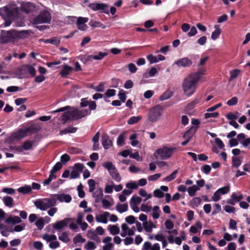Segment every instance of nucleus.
<instances>
[{
    "mask_svg": "<svg viewBox=\"0 0 250 250\" xmlns=\"http://www.w3.org/2000/svg\"><path fill=\"white\" fill-rule=\"evenodd\" d=\"M205 69H201L197 72L189 74L184 79L182 87L184 94L187 97H190L196 91L198 82L202 77L205 75Z\"/></svg>",
    "mask_w": 250,
    "mask_h": 250,
    "instance_id": "1",
    "label": "nucleus"
},
{
    "mask_svg": "<svg viewBox=\"0 0 250 250\" xmlns=\"http://www.w3.org/2000/svg\"><path fill=\"white\" fill-rule=\"evenodd\" d=\"M18 13V8L5 6L0 8V15L4 20L5 27L10 26Z\"/></svg>",
    "mask_w": 250,
    "mask_h": 250,
    "instance_id": "2",
    "label": "nucleus"
},
{
    "mask_svg": "<svg viewBox=\"0 0 250 250\" xmlns=\"http://www.w3.org/2000/svg\"><path fill=\"white\" fill-rule=\"evenodd\" d=\"M35 205L37 208L41 210H46L51 207H55L56 205V201L53 196V194H51L49 198L37 200L35 202Z\"/></svg>",
    "mask_w": 250,
    "mask_h": 250,
    "instance_id": "3",
    "label": "nucleus"
},
{
    "mask_svg": "<svg viewBox=\"0 0 250 250\" xmlns=\"http://www.w3.org/2000/svg\"><path fill=\"white\" fill-rule=\"evenodd\" d=\"M176 150V147H168L164 146L157 149L154 152V155L156 158H159L162 160H167L171 157Z\"/></svg>",
    "mask_w": 250,
    "mask_h": 250,
    "instance_id": "4",
    "label": "nucleus"
},
{
    "mask_svg": "<svg viewBox=\"0 0 250 250\" xmlns=\"http://www.w3.org/2000/svg\"><path fill=\"white\" fill-rule=\"evenodd\" d=\"M163 113V108L160 106H155L149 110L147 115V119L149 122H157L160 119Z\"/></svg>",
    "mask_w": 250,
    "mask_h": 250,
    "instance_id": "5",
    "label": "nucleus"
},
{
    "mask_svg": "<svg viewBox=\"0 0 250 250\" xmlns=\"http://www.w3.org/2000/svg\"><path fill=\"white\" fill-rule=\"evenodd\" d=\"M103 166L107 170L112 178L117 182L121 181V177L115 165L111 162H105L103 164Z\"/></svg>",
    "mask_w": 250,
    "mask_h": 250,
    "instance_id": "6",
    "label": "nucleus"
},
{
    "mask_svg": "<svg viewBox=\"0 0 250 250\" xmlns=\"http://www.w3.org/2000/svg\"><path fill=\"white\" fill-rule=\"evenodd\" d=\"M51 21V16L50 12L44 10L40 14L32 20V23L35 24L41 23H49Z\"/></svg>",
    "mask_w": 250,
    "mask_h": 250,
    "instance_id": "7",
    "label": "nucleus"
},
{
    "mask_svg": "<svg viewBox=\"0 0 250 250\" xmlns=\"http://www.w3.org/2000/svg\"><path fill=\"white\" fill-rule=\"evenodd\" d=\"M42 238L49 244V247L51 249H56L60 246L57 236L55 234L45 233L42 235Z\"/></svg>",
    "mask_w": 250,
    "mask_h": 250,
    "instance_id": "8",
    "label": "nucleus"
},
{
    "mask_svg": "<svg viewBox=\"0 0 250 250\" xmlns=\"http://www.w3.org/2000/svg\"><path fill=\"white\" fill-rule=\"evenodd\" d=\"M32 129V126L25 129H19L16 131L11 133L10 136V139L12 141L21 139L27 136L28 132H30Z\"/></svg>",
    "mask_w": 250,
    "mask_h": 250,
    "instance_id": "9",
    "label": "nucleus"
},
{
    "mask_svg": "<svg viewBox=\"0 0 250 250\" xmlns=\"http://www.w3.org/2000/svg\"><path fill=\"white\" fill-rule=\"evenodd\" d=\"M83 4H84L83 6H87L93 11H103L104 13L108 12V5L106 4L96 2L89 4L87 0H85Z\"/></svg>",
    "mask_w": 250,
    "mask_h": 250,
    "instance_id": "10",
    "label": "nucleus"
},
{
    "mask_svg": "<svg viewBox=\"0 0 250 250\" xmlns=\"http://www.w3.org/2000/svg\"><path fill=\"white\" fill-rule=\"evenodd\" d=\"M230 191V186L228 185L218 189L211 197L212 201L217 202L221 198V196L229 193Z\"/></svg>",
    "mask_w": 250,
    "mask_h": 250,
    "instance_id": "11",
    "label": "nucleus"
},
{
    "mask_svg": "<svg viewBox=\"0 0 250 250\" xmlns=\"http://www.w3.org/2000/svg\"><path fill=\"white\" fill-rule=\"evenodd\" d=\"M90 111L87 109H75L71 111L72 120H78L90 114Z\"/></svg>",
    "mask_w": 250,
    "mask_h": 250,
    "instance_id": "12",
    "label": "nucleus"
},
{
    "mask_svg": "<svg viewBox=\"0 0 250 250\" xmlns=\"http://www.w3.org/2000/svg\"><path fill=\"white\" fill-rule=\"evenodd\" d=\"M17 31L12 30L8 31L6 35L2 36V41L4 42H15L19 40Z\"/></svg>",
    "mask_w": 250,
    "mask_h": 250,
    "instance_id": "13",
    "label": "nucleus"
},
{
    "mask_svg": "<svg viewBox=\"0 0 250 250\" xmlns=\"http://www.w3.org/2000/svg\"><path fill=\"white\" fill-rule=\"evenodd\" d=\"M84 166L81 163H76L74 165L73 170L70 174V179H76L79 177L80 174L83 171Z\"/></svg>",
    "mask_w": 250,
    "mask_h": 250,
    "instance_id": "14",
    "label": "nucleus"
},
{
    "mask_svg": "<svg viewBox=\"0 0 250 250\" xmlns=\"http://www.w3.org/2000/svg\"><path fill=\"white\" fill-rule=\"evenodd\" d=\"M122 232L121 236L123 237H125L126 235L133 236L135 234L136 228L133 226L131 228H129L128 226L124 223L121 226Z\"/></svg>",
    "mask_w": 250,
    "mask_h": 250,
    "instance_id": "15",
    "label": "nucleus"
},
{
    "mask_svg": "<svg viewBox=\"0 0 250 250\" xmlns=\"http://www.w3.org/2000/svg\"><path fill=\"white\" fill-rule=\"evenodd\" d=\"M192 64V62L188 57H184L175 61L173 65H176L178 67H189Z\"/></svg>",
    "mask_w": 250,
    "mask_h": 250,
    "instance_id": "16",
    "label": "nucleus"
},
{
    "mask_svg": "<svg viewBox=\"0 0 250 250\" xmlns=\"http://www.w3.org/2000/svg\"><path fill=\"white\" fill-rule=\"evenodd\" d=\"M88 21V18L82 17H78L76 24L78 29L83 31L87 30L88 27L85 23L87 22Z\"/></svg>",
    "mask_w": 250,
    "mask_h": 250,
    "instance_id": "17",
    "label": "nucleus"
},
{
    "mask_svg": "<svg viewBox=\"0 0 250 250\" xmlns=\"http://www.w3.org/2000/svg\"><path fill=\"white\" fill-rule=\"evenodd\" d=\"M142 201V199L136 196H133L130 201V206L132 209L135 212H138L140 211V208L138 207Z\"/></svg>",
    "mask_w": 250,
    "mask_h": 250,
    "instance_id": "18",
    "label": "nucleus"
},
{
    "mask_svg": "<svg viewBox=\"0 0 250 250\" xmlns=\"http://www.w3.org/2000/svg\"><path fill=\"white\" fill-rule=\"evenodd\" d=\"M21 9L26 13L32 12L37 10L35 5L31 2H22L21 4Z\"/></svg>",
    "mask_w": 250,
    "mask_h": 250,
    "instance_id": "19",
    "label": "nucleus"
},
{
    "mask_svg": "<svg viewBox=\"0 0 250 250\" xmlns=\"http://www.w3.org/2000/svg\"><path fill=\"white\" fill-rule=\"evenodd\" d=\"M109 215V212L107 211H104L99 214L96 215L95 216V219L98 223L107 224Z\"/></svg>",
    "mask_w": 250,
    "mask_h": 250,
    "instance_id": "20",
    "label": "nucleus"
},
{
    "mask_svg": "<svg viewBox=\"0 0 250 250\" xmlns=\"http://www.w3.org/2000/svg\"><path fill=\"white\" fill-rule=\"evenodd\" d=\"M53 196L56 201L58 200L60 202L69 203L72 200V198L70 195L64 193L54 194H53Z\"/></svg>",
    "mask_w": 250,
    "mask_h": 250,
    "instance_id": "21",
    "label": "nucleus"
},
{
    "mask_svg": "<svg viewBox=\"0 0 250 250\" xmlns=\"http://www.w3.org/2000/svg\"><path fill=\"white\" fill-rule=\"evenodd\" d=\"M102 144L104 149H107L112 146V142L110 139L109 136L104 133L102 136Z\"/></svg>",
    "mask_w": 250,
    "mask_h": 250,
    "instance_id": "22",
    "label": "nucleus"
},
{
    "mask_svg": "<svg viewBox=\"0 0 250 250\" xmlns=\"http://www.w3.org/2000/svg\"><path fill=\"white\" fill-rule=\"evenodd\" d=\"M59 67L62 68V70L60 71V74L62 77L64 78H66L73 70V67L66 64H64Z\"/></svg>",
    "mask_w": 250,
    "mask_h": 250,
    "instance_id": "23",
    "label": "nucleus"
},
{
    "mask_svg": "<svg viewBox=\"0 0 250 250\" xmlns=\"http://www.w3.org/2000/svg\"><path fill=\"white\" fill-rule=\"evenodd\" d=\"M70 220L71 219L70 218H65L62 220L58 221L53 224V228L56 230L61 229L67 225L68 221Z\"/></svg>",
    "mask_w": 250,
    "mask_h": 250,
    "instance_id": "24",
    "label": "nucleus"
},
{
    "mask_svg": "<svg viewBox=\"0 0 250 250\" xmlns=\"http://www.w3.org/2000/svg\"><path fill=\"white\" fill-rule=\"evenodd\" d=\"M144 229L147 232H151L153 229L156 228V225L151 221H148L143 223Z\"/></svg>",
    "mask_w": 250,
    "mask_h": 250,
    "instance_id": "25",
    "label": "nucleus"
},
{
    "mask_svg": "<svg viewBox=\"0 0 250 250\" xmlns=\"http://www.w3.org/2000/svg\"><path fill=\"white\" fill-rule=\"evenodd\" d=\"M107 55V53L106 52H99L97 54L88 56L87 59L88 60H101Z\"/></svg>",
    "mask_w": 250,
    "mask_h": 250,
    "instance_id": "26",
    "label": "nucleus"
},
{
    "mask_svg": "<svg viewBox=\"0 0 250 250\" xmlns=\"http://www.w3.org/2000/svg\"><path fill=\"white\" fill-rule=\"evenodd\" d=\"M2 201L4 205L8 208H11L14 206V200L9 196H5L3 197Z\"/></svg>",
    "mask_w": 250,
    "mask_h": 250,
    "instance_id": "27",
    "label": "nucleus"
},
{
    "mask_svg": "<svg viewBox=\"0 0 250 250\" xmlns=\"http://www.w3.org/2000/svg\"><path fill=\"white\" fill-rule=\"evenodd\" d=\"M202 228V225L200 221L196 222L194 225H192L189 229V231L192 233H197L198 232L200 231Z\"/></svg>",
    "mask_w": 250,
    "mask_h": 250,
    "instance_id": "28",
    "label": "nucleus"
},
{
    "mask_svg": "<svg viewBox=\"0 0 250 250\" xmlns=\"http://www.w3.org/2000/svg\"><path fill=\"white\" fill-rule=\"evenodd\" d=\"M214 31L212 33L211 38L212 40L215 41L219 37L221 33V30L220 28L219 24H215L214 26Z\"/></svg>",
    "mask_w": 250,
    "mask_h": 250,
    "instance_id": "29",
    "label": "nucleus"
},
{
    "mask_svg": "<svg viewBox=\"0 0 250 250\" xmlns=\"http://www.w3.org/2000/svg\"><path fill=\"white\" fill-rule=\"evenodd\" d=\"M21 218L18 216H9L6 220L7 223L12 224L13 225L21 223Z\"/></svg>",
    "mask_w": 250,
    "mask_h": 250,
    "instance_id": "30",
    "label": "nucleus"
},
{
    "mask_svg": "<svg viewBox=\"0 0 250 250\" xmlns=\"http://www.w3.org/2000/svg\"><path fill=\"white\" fill-rule=\"evenodd\" d=\"M18 38L19 40L23 39L28 38L31 34L32 32L30 30H21L20 31H17Z\"/></svg>",
    "mask_w": 250,
    "mask_h": 250,
    "instance_id": "31",
    "label": "nucleus"
},
{
    "mask_svg": "<svg viewBox=\"0 0 250 250\" xmlns=\"http://www.w3.org/2000/svg\"><path fill=\"white\" fill-rule=\"evenodd\" d=\"M40 41L45 43H50L56 46H58L60 43V40L56 37H53L49 39H42Z\"/></svg>",
    "mask_w": 250,
    "mask_h": 250,
    "instance_id": "32",
    "label": "nucleus"
},
{
    "mask_svg": "<svg viewBox=\"0 0 250 250\" xmlns=\"http://www.w3.org/2000/svg\"><path fill=\"white\" fill-rule=\"evenodd\" d=\"M107 229L110 233L113 235H116L120 232V228L117 225H110L108 226Z\"/></svg>",
    "mask_w": 250,
    "mask_h": 250,
    "instance_id": "33",
    "label": "nucleus"
},
{
    "mask_svg": "<svg viewBox=\"0 0 250 250\" xmlns=\"http://www.w3.org/2000/svg\"><path fill=\"white\" fill-rule=\"evenodd\" d=\"M18 191L21 193L26 194L32 191V188L29 185H25L18 188Z\"/></svg>",
    "mask_w": 250,
    "mask_h": 250,
    "instance_id": "34",
    "label": "nucleus"
},
{
    "mask_svg": "<svg viewBox=\"0 0 250 250\" xmlns=\"http://www.w3.org/2000/svg\"><path fill=\"white\" fill-rule=\"evenodd\" d=\"M201 201V199L200 197H194L190 200L189 205L192 208H195L199 206Z\"/></svg>",
    "mask_w": 250,
    "mask_h": 250,
    "instance_id": "35",
    "label": "nucleus"
},
{
    "mask_svg": "<svg viewBox=\"0 0 250 250\" xmlns=\"http://www.w3.org/2000/svg\"><path fill=\"white\" fill-rule=\"evenodd\" d=\"M196 132V129L194 127L192 126L188 130L184 135L183 137L185 139H187L190 141V139L193 136L194 134Z\"/></svg>",
    "mask_w": 250,
    "mask_h": 250,
    "instance_id": "36",
    "label": "nucleus"
},
{
    "mask_svg": "<svg viewBox=\"0 0 250 250\" xmlns=\"http://www.w3.org/2000/svg\"><path fill=\"white\" fill-rule=\"evenodd\" d=\"M152 217L154 219H157L160 217L161 210L160 208L158 206H155L152 209Z\"/></svg>",
    "mask_w": 250,
    "mask_h": 250,
    "instance_id": "37",
    "label": "nucleus"
},
{
    "mask_svg": "<svg viewBox=\"0 0 250 250\" xmlns=\"http://www.w3.org/2000/svg\"><path fill=\"white\" fill-rule=\"evenodd\" d=\"M59 239L63 243H67L70 241L68 234L66 231L62 232L59 236Z\"/></svg>",
    "mask_w": 250,
    "mask_h": 250,
    "instance_id": "38",
    "label": "nucleus"
},
{
    "mask_svg": "<svg viewBox=\"0 0 250 250\" xmlns=\"http://www.w3.org/2000/svg\"><path fill=\"white\" fill-rule=\"evenodd\" d=\"M231 198L237 203L243 199V196L240 191H238L232 193Z\"/></svg>",
    "mask_w": 250,
    "mask_h": 250,
    "instance_id": "39",
    "label": "nucleus"
},
{
    "mask_svg": "<svg viewBox=\"0 0 250 250\" xmlns=\"http://www.w3.org/2000/svg\"><path fill=\"white\" fill-rule=\"evenodd\" d=\"M201 101V98H196L193 100L190 103H189L187 106V110H191L193 109L195 106L199 104Z\"/></svg>",
    "mask_w": 250,
    "mask_h": 250,
    "instance_id": "40",
    "label": "nucleus"
},
{
    "mask_svg": "<svg viewBox=\"0 0 250 250\" xmlns=\"http://www.w3.org/2000/svg\"><path fill=\"white\" fill-rule=\"evenodd\" d=\"M172 95L173 93L172 91L167 90L159 97V100L161 101L167 100L170 98Z\"/></svg>",
    "mask_w": 250,
    "mask_h": 250,
    "instance_id": "41",
    "label": "nucleus"
},
{
    "mask_svg": "<svg viewBox=\"0 0 250 250\" xmlns=\"http://www.w3.org/2000/svg\"><path fill=\"white\" fill-rule=\"evenodd\" d=\"M117 210L120 213H123L126 211L128 209V205L127 203L118 204L116 207Z\"/></svg>",
    "mask_w": 250,
    "mask_h": 250,
    "instance_id": "42",
    "label": "nucleus"
},
{
    "mask_svg": "<svg viewBox=\"0 0 250 250\" xmlns=\"http://www.w3.org/2000/svg\"><path fill=\"white\" fill-rule=\"evenodd\" d=\"M26 227V225L24 223H22L20 225H16L14 227L13 229H9V231L11 232H21L23 230L25 229Z\"/></svg>",
    "mask_w": 250,
    "mask_h": 250,
    "instance_id": "43",
    "label": "nucleus"
},
{
    "mask_svg": "<svg viewBox=\"0 0 250 250\" xmlns=\"http://www.w3.org/2000/svg\"><path fill=\"white\" fill-rule=\"evenodd\" d=\"M199 189V187H198V186L194 185L191 187H189L187 190L190 196H194L196 192Z\"/></svg>",
    "mask_w": 250,
    "mask_h": 250,
    "instance_id": "44",
    "label": "nucleus"
},
{
    "mask_svg": "<svg viewBox=\"0 0 250 250\" xmlns=\"http://www.w3.org/2000/svg\"><path fill=\"white\" fill-rule=\"evenodd\" d=\"M142 119V116H132L130 117L127 121L128 125H133L138 123Z\"/></svg>",
    "mask_w": 250,
    "mask_h": 250,
    "instance_id": "45",
    "label": "nucleus"
},
{
    "mask_svg": "<svg viewBox=\"0 0 250 250\" xmlns=\"http://www.w3.org/2000/svg\"><path fill=\"white\" fill-rule=\"evenodd\" d=\"M178 170L177 169L174 170L170 175L164 178L163 181L170 182L173 180L176 177V175L178 173Z\"/></svg>",
    "mask_w": 250,
    "mask_h": 250,
    "instance_id": "46",
    "label": "nucleus"
},
{
    "mask_svg": "<svg viewBox=\"0 0 250 250\" xmlns=\"http://www.w3.org/2000/svg\"><path fill=\"white\" fill-rule=\"evenodd\" d=\"M137 134L134 133L129 137V140L131 141V145L133 146H136L139 144V141L137 140Z\"/></svg>",
    "mask_w": 250,
    "mask_h": 250,
    "instance_id": "47",
    "label": "nucleus"
},
{
    "mask_svg": "<svg viewBox=\"0 0 250 250\" xmlns=\"http://www.w3.org/2000/svg\"><path fill=\"white\" fill-rule=\"evenodd\" d=\"M125 132L121 133L118 137L117 144L119 146H123L125 144Z\"/></svg>",
    "mask_w": 250,
    "mask_h": 250,
    "instance_id": "48",
    "label": "nucleus"
},
{
    "mask_svg": "<svg viewBox=\"0 0 250 250\" xmlns=\"http://www.w3.org/2000/svg\"><path fill=\"white\" fill-rule=\"evenodd\" d=\"M241 71L240 70L235 69L230 71V77L229 78V81H231L234 79L237 78L239 74H240Z\"/></svg>",
    "mask_w": 250,
    "mask_h": 250,
    "instance_id": "49",
    "label": "nucleus"
},
{
    "mask_svg": "<svg viewBox=\"0 0 250 250\" xmlns=\"http://www.w3.org/2000/svg\"><path fill=\"white\" fill-rule=\"evenodd\" d=\"M219 114L218 112H207L204 114V117L206 119L209 118H215L218 117Z\"/></svg>",
    "mask_w": 250,
    "mask_h": 250,
    "instance_id": "50",
    "label": "nucleus"
},
{
    "mask_svg": "<svg viewBox=\"0 0 250 250\" xmlns=\"http://www.w3.org/2000/svg\"><path fill=\"white\" fill-rule=\"evenodd\" d=\"M71 111L66 112L61 116V120L64 123L67 122L69 120H72Z\"/></svg>",
    "mask_w": 250,
    "mask_h": 250,
    "instance_id": "51",
    "label": "nucleus"
},
{
    "mask_svg": "<svg viewBox=\"0 0 250 250\" xmlns=\"http://www.w3.org/2000/svg\"><path fill=\"white\" fill-rule=\"evenodd\" d=\"M33 142L31 141H26L22 145V148L24 150H30L32 148Z\"/></svg>",
    "mask_w": 250,
    "mask_h": 250,
    "instance_id": "52",
    "label": "nucleus"
},
{
    "mask_svg": "<svg viewBox=\"0 0 250 250\" xmlns=\"http://www.w3.org/2000/svg\"><path fill=\"white\" fill-rule=\"evenodd\" d=\"M73 241L75 244L83 243L85 242V239L80 234H78L74 237Z\"/></svg>",
    "mask_w": 250,
    "mask_h": 250,
    "instance_id": "53",
    "label": "nucleus"
},
{
    "mask_svg": "<svg viewBox=\"0 0 250 250\" xmlns=\"http://www.w3.org/2000/svg\"><path fill=\"white\" fill-rule=\"evenodd\" d=\"M96 248V245L94 242L88 241L85 245L84 249L86 250H94Z\"/></svg>",
    "mask_w": 250,
    "mask_h": 250,
    "instance_id": "54",
    "label": "nucleus"
},
{
    "mask_svg": "<svg viewBox=\"0 0 250 250\" xmlns=\"http://www.w3.org/2000/svg\"><path fill=\"white\" fill-rule=\"evenodd\" d=\"M139 194L142 197H146L144 201H146L151 197V194H147L146 191L144 189H141L139 190Z\"/></svg>",
    "mask_w": 250,
    "mask_h": 250,
    "instance_id": "55",
    "label": "nucleus"
},
{
    "mask_svg": "<svg viewBox=\"0 0 250 250\" xmlns=\"http://www.w3.org/2000/svg\"><path fill=\"white\" fill-rule=\"evenodd\" d=\"M146 59L149 62L150 64L157 63L158 62L157 57L153 56L152 54H150L146 56Z\"/></svg>",
    "mask_w": 250,
    "mask_h": 250,
    "instance_id": "56",
    "label": "nucleus"
},
{
    "mask_svg": "<svg viewBox=\"0 0 250 250\" xmlns=\"http://www.w3.org/2000/svg\"><path fill=\"white\" fill-rule=\"evenodd\" d=\"M118 96L119 98L123 103L125 102L126 99V96L125 92L124 90H120L119 91Z\"/></svg>",
    "mask_w": 250,
    "mask_h": 250,
    "instance_id": "57",
    "label": "nucleus"
},
{
    "mask_svg": "<svg viewBox=\"0 0 250 250\" xmlns=\"http://www.w3.org/2000/svg\"><path fill=\"white\" fill-rule=\"evenodd\" d=\"M151 206L147 204H143L141 205V210L143 212H148L151 210Z\"/></svg>",
    "mask_w": 250,
    "mask_h": 250,
    "instance_id": "58",
    "label": "nucleus"
},
{
    "mask_svg": "<svg viewBox=\"0 0 250 250\" xmlns=\"http://www.w3.org/2000/svg\"><path fill=\"white\" fill-rule=\"evenodd\" d=\"M36 226L39 229H42L44 226V223L43 220V219H42L41 217L39 218L35 223Z\"/></svg>",
    "mask_w": 250,
    "mask_h": 250,
    "instance_id": "59",
    "label": "nucleus"
},
{
    "mask_svg": "<svg viewBox=\"0 0 250 250\" xmlns=\"http://www.w3.org/2000/svg\"><path fill=\"white\" fill-rule=\"evenodd\" d=\"M224 209L226 212L229 213H234L235 211V208L229 205H225L224 207Z\"/></svg>",
    "mask_w": 250,
    "mask_h": 250,
    "instance_id": "60",
    "label": "nucleus"
},
{
    "mask_svg": "<svg viewBox=\"0 0 250 250\" xmlns=\"http://www.w3.org/2000/svg\"><path fill=\"white\" fill-rule=\"evenodd\" d=\"M238 103V98L236 97H233L227 101V104L229 106L236 105Z\"/></svg>",
    "mask_w": 250,
    "mask_h": 250,
    "instance_id": "61",
    "label": "nucleus"
},
{
    "mask_svg": "<svg viewBox=\"0 0 250 250\" xmlns=\"http://www.w3.org/2000/svg\"><path fill=\"white\" fill-rule=\"evenodd\" d=\"M165 225L166 228L168 229H172L174 227L173 222L169 219H167L166 220L165 222Z\"/></svg>",
    "mask_w": 250,
    "mask_h": 250,
    "instance_id": "62",
    "label": "nucleus"
},
{
    "mask_svg": "<svg viewBox=\"0 0 250 250\" xmlns=\"http://www.w3.org/2000/svg\"><path fill=\"white\" fill-rule=\"evenodd\" d=\"M211 167L209 165H205L203 166L201 169V171L206 174H208L211 170Z\"/></svg>",
    "mask_w": 250,
    "mask_h": 250,
    "instance_id": "63",
    "label": "nucleus"
},
{
    "mask_svg": "<svg viewBox=\"0 0 250 250\" xmlns=\"http://www.w3.org/2000/svg\"><path fill=\"white\" fill-rule=\"evenodd\" d=\"M34 248L37 250H42L43 248V244L41 242L35 241L33 243Z\"/></svg>",
    "mask_w": 250,
    "mask_h": 250,
    "instance_id": "64",
    "label": "nucleus"
}]
</instances>
